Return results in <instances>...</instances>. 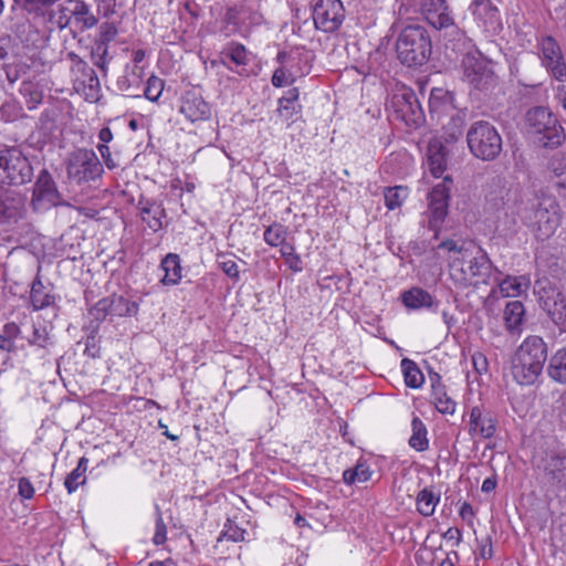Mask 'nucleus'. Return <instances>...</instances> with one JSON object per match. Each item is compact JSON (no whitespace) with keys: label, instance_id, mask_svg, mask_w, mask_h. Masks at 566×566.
Instances as JSON below:
<instances>
[{"label":"nucleus","instance_id":"b1692460","mask_svg":"<svg viewBox=\"0 0 566 566\" xmlns=\"http://www.w3.org/2000/svg\"><path fill=\"white\" fill-rule=\"evenodd\" d=\"M41 266H38V273L31 284L30 300L34 311H40L54 304L55 296L52 289L45 286L40 276Z\"/></svg>","mask_w":566,"mask_h":566},{"label":"nucleus","instance_id":"052dcab7","mask_svg":"<svg viewBox=\"0 0 566 566\" xmlns=\"http://www.w3.org/2000/svg\"><path fill=\"white\" fill-rule=\"evenodd\" d=\"M90 315L97 322H103L109 316L108 307L106 306L105 298L99 300L91 310Z\"/></svg>","mask_w":566,"mask_h":566},{"label":"nucleus","instance_id":"c756f323","mask_svg":"<svg viewBox=\"0 0 566 566\" xmlns=\"http://www.w3.org/2000/svg\"><path fill=\"white\" fill-rule=\"evenodd\" d=\"M165 272L161 283L165 285H175L181 279V265L180 258L176 253H168L161 261L160 264Z\"/></svg>","mask_w":566,"mask_h":566},{"label":"nucleus","instance_id":"aec40b11","mask_svg":"<svg viewBox=\"0 0 566 566\" xmlns=\"http://www.w3.org/2000/svg\"><path fill=\"white\" fill-rule=\"evenodd\" d=\"M470 10L485 31H496L501 27L500 12L491 0H473Z\"/></svg>","mask_w":566,"mask_h":566},{"label":"nucleus","instance_id":"79ce46f5","mask_svg":"<svg viewBox=\"0 0 566 566\" xmlns=\"http://www.w3.org/2000/svg\"><path fill=\"white\" fill-rule=\"evenodd\" d=\"M549 168L556 178V186L566 190V155L555 156Z\"/></svg>","mask_w":566,"mask_h":566},{"label":"nucleus","instance_id":"0eeeda50","mask_svg":"<svg viewBox=\"0 0 566 566\" xmlns=\"http://www.w3.org/2000/svg\"><path fill=\"white\" fill-rule=\"evenodd\" d=\"M462 69L464 80L475 90L488 91L496 84L493 61L480 51L468 52L462 59Z\"/></svg>","mask_w":566,"mask_h":566},{"label":"nucleus","instance_id":"f704fd0d","mask_svg":"<svg viewBox=\"0 0 566 566\" xmlns=\"http://www.w3.org/2000/svg\"><path fill=\"white\" fill-rule=\"evenodd\" d=\"M401 369L405 378V382L410 388H419L422 386L424 377L417 364L409 359L403 358L401 360Z\"/></svg>","mask_w":566,"mask_h":566},{"label":"nucleus","instance_id":"338daca9","mask_svg":"<svg viewBox=\"0 0 566 566\" xmlns=\"http://www.w3.org/2000/svg\"><path fill=\"white\" fill-rule=\"evenodd\" d=\"M19 334H20V327L13 322L7 323L3 326L2 332H1V335L9 338L13 343H14V339L19 336Z\"/></svg>","mask_w":566,"mask_h":566},{"label":"nucleus","instance_id":"58836bf2","mask_svg":"<svg viewBox=\"0 0 566 566\" xmlns=\"http://www.w3.org/2000/svg\"><path fill=\"white\" fill-rule=\"evenodd\" d=\"M432 396L434 406L439 412L452 415L455 410V402L447 396L444 387L440 384H432Z\"/></svg>","mask_w":566,"mask_h":566},{"label":"nucleus","instance_id":"0e129e2a","mask_svg":"<svg viewBox=\"0 0 566 566\" xmlns=\"http://www.w3.org/2000/svg\"><path fill=\"white\" fill-rule=\"evenodd\" d=\"M97 149L108 169H114L118 166V164L112 158L109 147L107 145L99 144Z\"/></svg>","mask_w":566,"mask_h":566},{"label":"nucleus","instance_id":"5701e85b","mask_svg":"<svg viewBox=\"0 0 566 566\" xmlns=\"http://www.w3.org/2000/svg\"><path fill=\"white\" fill-rule=\"evenodd\" d=\"M428 103L430 114L432 116L436 114L438 118L441 115H449L450 112H455L452 94L442 87L432 88Z\"/></svg>","mask_w":566,"mask_h":566},{"label":"nucleus","instance_id":"774afa93","mask_svg":"<svg viewBox=\"0 0 566 566\" xmlns=\"http://www.w3.org/2000/svg\"><path fill=\"white\" fill-rule=\"evenodd\" d=\"M7 80L14 83L20 78V66L18 64H4Z\"/></svg>","mask_w":566,"mask_h":566},{"label":"nucleus","instance_id":"c03bdc74","mask_svg":"<svg viewBox=\"0 0 566 566\" xmlns=\"http://www.w3.org/2000/svg\"><path fill=\"white\" fill-rule=\"evenodd\" d=\"M264 241L271 247H277L285 241L286 230L280 223H273L264 231Z\"/></svg>","mask_w":566,"mask_h":566},{"label":"nucleus","instance_id":"f03ea898","mask_svg":"<svg viewBox=\"0 0 566 566\" xmlns=\"http://www.w3.org/2000/svg\"><path fill=\"white\" fill-rule=\"evenodd\" d=\"M547 354L548 347L542 337L527 336L512 357L511 373L514 380L522 386L535 384L542 375Z\"/></svg>","mask_w":566,"mask_h":566},{"label":"nucleus","instance_id":"6e6552de","mask_svg":"<svg viewBox=\"0 0 566 566\" xmlns=\"http://www.w3.org/2000/svg\"><path fill=\"white\" fill-rule=\"evenodd\" d=\"M66 57L71 62L70 72L74 88L82 92L87 101H97L101 84L95 71L75 52H69Z\"/></svg>","mask_w":566,"mask_h":566},{"label":"nucleus","instance_id":"4c0bfd02","mask_svg":"<svg viewBox=\"0 0 566 566\" xmlns=\"http://www.w3.org/2000/svg\"><path fill=\"white\" fill-rule=\"evenodd\" d=\"M440 497L431 490L423 489L417 495V510L423 516H431Z\"/></svg>","mask_w":566,"mask_h":566},{"label":"nucleus","instance_id":"4d7b16f0","mask_svg":"<svg viewBox=\"0 0 566 566\" xmlns=\"http://www.w3.org/2000/svg\"><path fill=\"white\" fill-rule=\"evenodd\" d=\"M156 511H157V520H156V532H155V535H154V543L155 545H161L166 542V538H167V527L164 523V520L161 517V513H160V510L158 506H156Z\"/></svg>","mask_w":566,"mask_h":566},{"label":"nucleus","instance_id":"cd10ccee","mask_svg":"<svg viewBox=\"0 0 566 566\" xmlns=\"http://www.w3.org/2000/svg\"><path fill=\"white\" fill-rule=\"evenodd\" d=\"M73 4L71 13L74 21L81 24L83 30H88L97 25L98 18L93 14L91 7L83 0H71Z\"/></svg>","mask_w":566,"mask_h":566},{"label":"nucleus","instance_id":"7c9ffc66","mask_svg":"<svg viewBox=\"0 0 566 566\" xmlns=\"http://www.w3.org/2000/svg\"><path fill=\"white\" fill-rule=\"evenodd\" d=\"M22 200L13 193L0 195V223L6 220H15L20 217Z\"/></svg>","mask_w":566,"mask_h":566},{"label":"nucleus","instance_id":"39448f33","mask_svg":"<svg viewBox=\"0 0 566 566\" xmlns=\"http://www.w3.org/2000/svg\"><path fill=\"white\" fill-rule=\"evenodd\" d=\"M467 142L470 151L482 160H494L502 151V137L486 120H478L471 125Z\"/></svg>","mask_w":566,"mask_h":566},{"label":"nucleus","instance_id":"a18cd8bd","mask_svg":"<svg viewBox=\"0 0 566 566\" xmlns=\"http://www.w3.org/2000/svg\"><path fill=\"white\" fill-rule=\"evenodd\" d=\"M20 93L23 96L28 97L27 104L29 109L34 108L38 104L42 102V93L32 82H22L20 86Z\"/></svg>","mask_w":566,"mask_h":566},{"label":"nucleus","instance_id":"72a5a7b5","mask_svg":"<svg viewBox=\"0 0 566 566\" xmlns=\"http://www.w3.org/2000/svg\"><path fill=\"white\" fill-rule=\"evenodd\" d=\"M538 143L547 148H556L562 145L565 135L564 128L557 124V119L554 124H551L543 130V133L537 134Z\"/></svg>","mask_w":566,"mask_h":566},{"label":"nucleus","instance_id":"de8ad7c7","mask_svg":"<svg viewBox=\"0 0 566 566\" xmlns=\"http://www.w3.org/2000/svg\"><path fill=\"white\" fill-rule=\"evenodd\" d=\"M222 21L226 35L235 33L239 30L240 11L235 7L228 8Z\"/></svg>","mask_w":566,"mask_h":566},{"label":"nucleus","instance_id":"20e7f679","mask_svg":"<svg viewBox=\"0 0 566 566\" xmlns=\"http://www.w3.org/2000/svg\"><path fill=\"white\" fill-rule=\"evenodd\" d=\"M431 39L427 29L419 24L405 27L396 41L398 60L406 66H421L431 55Z\"/></svg>","mask_w":566,"mask_h":566},{"label":"nucleus","instance_id":"69168bd1","mask_svg":"<svg viewBox=\"0 0 566 566\" xmlns=\"http://www.w3.org/2000/svg\"><path fill=\"white\" fill-rule=\"evenodd\" d=\"M18 488L19 494L24 499H31L34 494V489L27 478H21L19 480Z\"/></svg>","mask_w":566,"mask_h":566},{"label":"nucleus","instance_id":"49530a36","mask_svg":"<svg viewBox=\"0 0 566 566\" xmlns=\"http://www.w3.org/2000/svg\"><path fill=\"white\" fill-rule=\"evenodd\" d=\"M527 287L523 277H507L500 283V289L505 295H518Z\"/></svg>","mask_w":566,"mask_h":566},{"label":"nucleus","instance_id":"1a4fd4ad","mask_svg":"<svg viewBox=\"0 0 566 566\" xmlns=\"http://www.w3.org/2000/svg\"><path fill=\"white\" fill-rule=\"evenodd\" d=\"M103 172V166L93 150L78 149L72 154L67 175L77 184L94 180Z\"/></svg>","mask_w":566,"mask_h":566},{"label":"nucleus","instance_id":"ea45409f","mask_svg":"<svg viewBox=\"0 0 566 566\" xmlns=\"http://www.w3.org/2000/svg\"><path fill=\"white\" fill-rule=\"evenodd\" d=\"M88 460L82 457L78 460L77 467L66 476L64 485L69 493H73L80 485L85 483L84 473L87 470Z\"/></svg>","mask_w":566,"mask_h":566},{"label":"nucleus","instance_id":"13d9d810","mask_svg":"<svg viewBox=\"0 0 566 566\" xmlns=\"http://www.w3.org/2000/svg\"><path fill=\"white\" fill-rule=\"evenodd\" d=\"M117 35V29L113 23L104 22L99 27V42L97 44L107 45L108 42L113 41Z\"/></svg>","mask_w":566,"mask_h":566},{"label":"nucleus","instance_id":"a878e982","mask_svg":"<svg viewBox=\"0 0 566 566\" xmlns=\"http://www.w3.org/2000/svg\"><path fill=\"white\" fill-rule=\"evenodd\" d=\"M556 118L544 107H535L527 112L526 123L528 130L533 135L543 133L548 125L554 124Z\"/></svg>","mask_w":566,"mask_h":566},{"label":"nucleus","instance_id":"3c124183","mask_svg":"<svg viewBox=\"0 0 566 566\" xmlns=\"http://www.w3.org/2000/svg\"><path fill=\"white\" fill-rule=\"evenodd\" d=\"M163 90L164 81L155 75H151L147 81V85L144 90V95L147 99L155 102L161 95Z\"/></svg>","mask_w":566,"mask_h":566},{"label":"nucleus","instance_id":"412c9836","mask_svg":"<svg viewBox=\"0 0 566 566\" xmlns=\"http://www.w3.org/2000/svg\"><path fill=\"white\" fill-rule=\"evenodd\" d=\"M140 218L149 229L157 232L163 228V218L166 217L165 209L160 202L140 197L138 201Z\"/></svg>","mask_w":566,"mask_h":566},{"label":"nucleus","instance_id":"09e8293b","mask_svg":"<svg viewBox=\"0 0 566 566\" xmlns=\"http://www.w3.org/2000/svg\"><path fill=\"white\" fill-rule=\"evenodd\" d=\"M28 342L31 345L46 348L48 346L52 345V339L50 337V334L45 326L43 325H34L32 335L28 338Z\"/></svg>","mask_w":566,"mask_h":566},{"label":"nucleus","instance_id":"a19ab883","mask_svg":"<svg viewBox=\"0 0 566 566\" xmlns=\"http://www.w3.org/2000/svg\"><path fill=\"white\" fill-rule=\"evenodd\" d=\"M371 472L366 463L358 462L353 469L345 470L343 480L347 484L363 483L370 479Z\"/></svg>","mask_w":566,"mask_h":566},{"label":"nucleus","instance_id":"8fccbe9b","mask_svg":"<svg viewBox=\"0 0 566 566\" xmlns=\"http://www.w3.org/2000/svg\"><path fill=\"white\" fill-rule=\"evenodd\" d=\"M38 19L42 21L43 25L50 33L55 29L60 31L64 30L63 19L57 18L56 10H54L53 7L44 11Z\"/></svg>","mask_w":566,"mask_h":566},{"label":"nucleus","instance_id":"bf43d9fd","mask_svg":"<svg viewBox=\"0 0 566 566\" xmlns=\"http://www.w3.org/2000/svg\"><path fill=\"white\" fill-rule=\"evenodd\" d=\"M101 347L98 337L92 333L86 337L84 354L91 358L99 356Z\"/></svg>","mask_w":566,"mask_h":566},{"label":"nucleus","instance_id":"ddd939ff","mask_svg":"<svg viewBox=\"0 0 566 566\" xmlns=\"http://www.w3.org/2000/svg\"><path fill=\"white\" fill-rule=\"evenodd\" d=\"M538 45L542 65L552 77L560 83L566 82V63L557 41L551 35H545L541 39Z\"/></svg>","mask_w":566,"mask_h":566},{"label":"nucleus","instance_id":"37998d69","mask_svg":"<svg viewBox=\"0 0 566 566\" xmlns=\"http://www.w3.org/2000/svg\"><path fill=\"white\" fill-rule=\"evenodd\" d=\"M406 196L407 189L401 186L386 188L384 191L385 205L389 210H394L400 207Z\"/></svg>","mask_w":566,"mask_h":566},{"label":"nucleus","instance_id":"5fc2aeb1","mask_svg":"<svg viewBox=\"0 0 566 566\" xmlns=\"http://www.w3.org/2000/svg\"><path fill=\"white\" fill-rule=\"evenodd\" d=\"M224 54L238 65L247 64V50L242 44H231Z\"/></svg>","mask_w":566,"mask_h":566},{"label":"nucleus","instance_id":"f257e3e1","mask_svg":"<svg viewBox=\"0 0 566 566\" xmlns=\"http://www.w3.org/2000/svg\"><path fill=\"white\" fill-rule=\"evenodd\" d=\"M437 249L448 252L450 277L457 285L469 287L490 282L492 263L480 247L444 240Z\"/></svg>","mask_w":566,"mask_h":566},{"label":"nucleus","instance_id":"864d4df0","mask_svg":"<svg viewBox=\"0 0 566 566\" xmlns=\"http://www.w3.org/2000/svg\"><path fill=\"white\" fill-rule=\"evenodd\" d=\"M296 73L291 69L279 67L274 71L272 76V84L276 87H282L289 83L294 82Z\"/></svg>","mask_w":566,"mask_h":566},{"label":"nucleus","instance_id":"393cba45","mask_svg":"<svg viewBox=\"0 0 566 566\" xmlns=\"http://www.w3.org/2000/svg\"><path fill=\"white\" fill-rule=\"evenodd\" d=\"M505 328L511 334H520L525 319V307L521 301H510L503 311Z\"/></svg>","mask_w":566,"mask_h":566},{"label":"nucleus","instance_id":"680f3d73","mask_svg":"<svg viewBox=\"0 0 566 566\" xmlns=\"http://www.w3.org/2000/svg\"><path fill=\"white\" fill-rule=\"evenodd\" d=\"M472 364L475 371L480 375L488 371L489 361L484 354L478 352L472 355Z\"/></svg>","mask_w":566,"mask_h":566},{"label":"nucleus","instance_id":"f8f14e48","mask_svg":"<svg viewBox=\"0 0 566 566\" xmlns=\"http://www.w3.org/2000/svg\"><path fill=\"white\" fill-rule=\"evenodd\" d=\"M390 106L396 119L402 120L409 127H419L424 123V113L413 92L395 94Z\"/></svg>","mask_w":566,"mask_h":566},{"label":"nucleus","instance_id":"e2e57ef3","mask_svg":"<svg viewBox=\"0 0 566 566\" xmlns=\"http://www.w3.org/2000/svg\"><path fill=\"white\" fill-rule=\"evenodd\" d=\"M301 106L297 104H279L277 112L285 120H291L293 116L298 113Z\"/></svg>","mask_w":566,"mask_h":566},{"label":"nucleus","instance_id":"c85d7f7f","mask_svg":"<svg viewBox=\"0 0 566 566\" xmlns=\"http://www.w3.org/2000/svg\"><path fill=\"white\" fill-rule=\"evenodd\" d=\"M547 375L558 384H566V347L559 348L551 356Z\"/></svg>","mask_w":566,"mask_h":566},{"label":"nucleus","instance_id":"bb28decb","mask_svg":"<svg viewBox=\"0 0 566 566\" xmlns=\"http://www.w3.org/2000/svg\"><path fill=\"white\" fill-rule=\"evenodd\" d=\"M106 306L108 307L109 316H130L138 312V304L130 302L122 295H111L104 297Z\"/></svg>","mask_w":566,"mask_h":566},{"label":"nucleus","instance_id":"6ab92c4d","mask_svg":"<svg viewBox=\"0 0 566 566\" xmlns=\"http://www.w3.org/2000/svg\"><path fill=\"white\" fill-rule=\"evenodd\" d=\"M180 112L192 123L211 116L210 105L196 92H187L181 99Z\"/></svg>","mask_w":566,"mask_h":566},{"label":"nucleus","instance_id":"2eb2a0df","mask_svg":"<svg viewBox=\"0 0 566 566\" xmlns=\"http://www.w3.org/2000/svg\"><path fill=\"white\" fill-rule=\"evenodd\" d=\"M344 18V7L340 0H318L314 6V24L324 32L336 31Z\"/></svg>","mask_w":566,"mask_h":566},{"label":"nucleus","instance_id":"2f4dec72","mask_svg":"<svg viewBox=\"0 0 566 566\" xmlns=\"http://www.w3.org/2000/svg\"><path fill=\"white\" fill-rule=\"evenodd\" d=\"M465 115L463 111H455L451 114L448 124L443 125V138L446 143L457 142L463 136Z\"/></svg>","mask_w":566,"mask_h":566},{"label":"nucleus","instance_id":"f3484780","mask_svg":"<svg viewBox=\"0 0 566 566\" xmlns=\"http://www.w3.org/2000/svg\"><path fill=\"white\" fill-rule=\"evenodd\" d=\"M496 424L491 411L479 406L470 410L469 434L472 438L491 439L496 432Z\"/></svg>","mask_w":566,"mask_h":566},{"label":"nucleus","instance_id":"423d86ee","mask_svg":"<svg viewBox=\"0 0 566 566\" xmlns=\"http://www.w3.org/2000/svg\"><path fill=\"white\" fill-rule=\"evenodd\" d=\"M533 292L539 307L546 313L560 332H566L565 293L547 279L535 281Z\"/></svg>","mask_w":566,"mask_h":566},{"label":"nucleus","instance_id":"dca6fc26","mask_svg":"<svg viewBox=\"0 0 566 566\" xmlns=\"http://www.w3.org/2000/svg\"><path fill=\"white\" fill-rule=\"evenodd\" d=\"M539 470L542 482L548 490H566V455H547Z\"/></svg>","mask_w":566,"mask_h":566},{"label":"nucleus","instance_id":"6e6d98bb","mask_svg":"<svg viewBox=\"0 0 566 566\" xmlns=\"http://www.w3.org/2000/svg\"><path fill=\"white\" fill-rule=\"evenodd\" d=\"M107 45L96 44V48L92 52V59L95 66H97L102 72H106L107 66Z\"/></svg>","mask_w":566,"mask_h":566},{"label":"nucleus","instance_id":"a211bd4d","mask_svg":"<svg viewBox=\"0 0 566 566\" xmlns=\"http://www.w3.org/2000/svg\"><path fill=\"white\" fill-rule=\"evenodd\" d=\"M420 8L427 22L434 29L441 30L453 25V18L446 0H422Z\"/></svg>","mask_w":566,"mask_h":566},{"label":"nucleus","instance_id":"9d476101","mask_svg":"<svg viewBox=\"0 0 566 566\" xmlns=\"http://www.w3.org/2000/svg\"><path fill=\"white\" fill-rule=\"evenodd\" d=\"M0 168L11 185H24L33 175L32 166L22 151L15 147L0 151Z\"/></svg>","mask_w":566,"mask_h":566},{"label":"nucleus","instance_id":"4be33fe9","mask_svg":"<svg viewBox=\"0 0 566 566\" xmlns=\"http://www.w3.org/2000/svg\"><path fill=\"white\" fill-rule=\"evenodd\" d=\"M448 149L440 138H432L428 144L427 157L430 172L441 177L447 169Z\"/></svg>","mask_w":566,"mask_h":566},{"label":"nucleus","instance_id":"4468645a","mask_svg":"<svg viewBox=\"0 0 566 566\" xmlns=\"http://www.w3.org/2000/svg\"><path fill=\"white\" fill-rule=\"evenodd\" d=\"M61 195L56 184L46 169H42L33 187L31 205L35 211H45L60 205Z\"/></svg>","mask_w":566,"mask_h":566},{"label":"nucleus","instance_id":"7ed1b4c3","mask_svg":"<svg viewBox=\"0 0 566 566\" xmlns=\"http://www.w3.org/2000/svg\"><path fill=\"white\" fill-rule=\"evenodd\" d=\"M520 213L522 221L542 241L555 233L562 220L558 201L555 197L547 195L536 196Z\"/></svg>","mask_w":566,"mask_h":566},{"label":"nucleus","instance_id":"c9c22d12","mask_svg":"<svg viewBox=\"0 0 566 566\" xmlns=\"http://www.w3.org/2000/svg\"><path fill=\"white\" fill-rule=\"evenodd\" d=\"M412 434L409 439V444L417 451H424L429 447V441L427 439V429L424 423L418 418H413L412 422Z\"/></svg>","mask_w":566,"mask_h":566},{"label":"nucleus","instance_id":"603ef678","mask_svg":"<svg viewBox=\"0 0 566 566\" xmlns=\"http://www.w3.org/2000/svg\"><path fill=\"white\" fill-rule=\"evenodd\" d=\"M218 264L220 269L231 279L238 280L239 279V269L237 262L228 256L227 254H218Z\"/></svg>","mask_w":566,"mask_h":566},{"label":"nucleus","instance_id":"473e14b6","mask_svg":"<svg viewBox=\"0 0 566 566\" xmlns=\"http://www.w3.org/2000/svg\"><path fill=\"white\" fill-rule=\"evenodd\" d=\"M402 303L406 307L412 310L431 307L433 305V297L427 291L413 287L402 294Z\"/></svg>","mask_w":566,"mask_h":566},{"label":"nucleus","instance_id":"9b49d317","mask_svg":"<svg viewBox=\"0 0 566 566\" xmlns=\"http://www.w3.org/2000/svg\"><path fill=\"white\" fill-rule=\"evenodd\" d=\"M451 181L450 177H444L443 180L436 185L428 193V226L434 231L436 238L438 237L440 226L448 214L450 199V187L448 184H451Z\"/></svg>","mask_w":566,"mask_h":566},{"label":"nucleus","instance_id":"e433bc0d","mask_svg":"<svg viewBox=\"0 0 566 566\" xmlns=\"http://www.w3.org/2000/svg\"><path fill=\"white\" fill-rule=\"evenodd\" d=\"M60 0H14L23 11L34 19L43 14L44 11L54 7Z\"/></svg>","mask_w":566,"mask_h":566}]
</instances>
